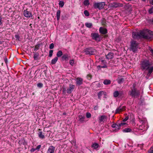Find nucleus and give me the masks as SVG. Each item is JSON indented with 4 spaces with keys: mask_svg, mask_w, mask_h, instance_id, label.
<instances>
[{
    "mask_svg": "<svg viewBox=\"0 0 153 153\" xmlns=\"http://www.w3.org/2000/svg\"><path fill=\"white\" fill-rule=\"evenodd\" d=\"M55 147L52 146H50L48 149L47 153H54Z\"/></svg>",
    "mask_w": 153,
    "mask_h": 153,
    "instance_id": "2eb2a0df",
    "label": "nucleus"
},
{
    "mask_svg": "<svg viewBox=\"0 0 153 153\" xmlns=\"http://www.w3.org/2000/svg\"><path fill=\"white\" fill-rule=\"evenodd\" d=\"M84 4L85 6H88L89 4L88 0H85L84 1Z\"/></svg>",
    "mask_w": 153,
    "mask_h": 153,
    "instance_id": "7c9ffc66",
    "label": "nucleus"
},
{
    "mask_svg": "<svg viewBox=\"0 0 153 153\" xmlns=\"http://www.w3.org/2000/svg\"><path fill=\"white\" fill-rule=\"evenodd\" d=\"M84 14L86 16H88L89 15V12L87 10H85L84 11Z\"/></svg>",
    "mask_w": 153,
    "mask_h": 153,
    "instance_id": "4c0bfd02",
    "label": "nucleus"
},
{
    "mask_svg": "<svg viewBox=\"0 0 153 153\" xmlns=\"http://www.w3.org/2000/svg\"><path fill=\"white\" fill-rule=\"evenodd\" d=\"M152 22H153V19H152Z\"/></svg>",
    "mask_w": 153,
    "mask_h": 153,
    "instance_id": "052dcab7",
    "label": "nucleus"
},
{
    "mask_svg": "<svg viewBox=\"0 0 153 153\" xmlns=\"http://www.w3.org/2000/svg\"><path fill=\"white\" fill-rule=\"evenodd\" d=\"M119 94V92L118 91H116L114 93V96L115 97H117Z\"/></svg>",
    "mask_w": 153,
    "mask_h": 153,
    "instance_id": "473e14b6",
    "label": "nucleus"
},
{
    "mask_svg": "<svg viewBox=\"0 0 153 153\" xmlns=\"http://www.w3.org/2000/svg\"><path fill=\"white\" fill-rule=\"evenodd\" d=\"M138 43L136 41L132 40L131 42L130 50L134 52L136 51L138 48Z\"/></svg>",
    "mask_w": 153,
    "mask_h": 153,
    "instance_id": "39448f33",
    "label": "nucleus"
},
{
    "mask_svg": "<svg viewBox=\"0 0 153 153\" xmlns=\"http://www.w3.org/2000/svg\"><path fill=\"white\" fill-rule=\"evenodd\" d=\"M117 125V124H113L111 126L113 128H115V127H116V126Z\"/></svg>",
    "mask_w": 153,
    "mask_h": 153,
    "instance_id": "3c124183",
    "label": "nucleus"
},
{
    "mask_svg": "<svg viewBox=\"0 0 153 153\" xmlns=\"http://www.w3.org/2000/svg\"><path fill=\"white\" fill-rule=\"evenodd\" d=\"M111 81L108 79H105L104 81L103 82L104 84L105 85L110 84L111 83Z\"/></svg>",
    "mask_w": 153,
    "mask_h": 153,
    "instance_id": "b1692460",
    "label": "nucleus"
},
{
    "mask_svg": "<svg viewBox=\"0 0 153 153\" xmlns=\"http://www.w3.org/2000/svg\"><path fill=\"white\" fill-rule=\"evenodd\" d=\"M41 146V145H38L36 148V150H39V149L40 148Z\"/></svg>",
    "mask_w": 153,
    "mask_h": 153,
    "instance_id": "c03bdc74",
    "label": "nucleus"
},
{
    "mask_svg": "<svg viewBox=\"0 0 153 153\" xmlns=\"http://www.w3.org/2000/svg\"><path fill=\"white\" fill-rule=\"evenodd\" d=\"M105 92L103 91H100L98 93V98L99 99H100L101 97L102 96H105Z\"/></svg>",
    "mask_w": 153,
    "mask_h": 153,
    "instance_id": "a211bd4d",
    "label": "nucleus"
},
{
    "mask_svg": "<svg viewBox=\"0 0 153 153\" xmlns=\"http://www.w3.org/2000/svg\"><path fill=\"white\" fill-rule=\"evenodd\" d=\"M53 53V50H51L49 51V56L50 57H51L52 56V54Z\"/></svg>",
    "mask_w": 153,
    "mask_h": 153,
    "instance_id": "a19ab883",
    "label": "nucleus"
},
{
    "mask_svg": "<svg viewBox=\"0 0 153 153\" xmlns=\"http://www.w3.org/2000/svg\"><path fill=\"white\" fill-rule=\"evenodd\" d=\"M85 117L82 115H79V121L82 123L85 120Z\"/></svg>",
    "mask_w": 153,
    "mask_h": 153,
    "instance_id": "412c9836",
    "label": "nucleus"
},
{
    "mask_svg": "<svg viewBox=\"0 0 153 153\" xmlns=\"http://www.w3.org/2000/svg\"><path fill=\"white\" fill-rule=\"evenodd\" d=\"M132 37L134 39H137L140 37L145 39H153V32L149 30L148 34L146 33L144 31H141L139 32H134L132 33Z\"/></svg>",
    "mask_w": 153,
    "mask_h": 153,
    "instance_id": "f257e3e1",
    "label": "nucleus"
},
{
    "mask_svg": "<svg viewBox=\"0 0 153 153\" xmlns=\"http://www.w3.org/2000/svg\"><path fill=\"white\" fill-rule=\"evenodd\" d=\"M148 12L150 14H153V6L149 9Z\"/></svg>",
    "mask_w": 153,
    "mask_h": 153,
    "instance_id": "c756f323",
    "label": "nucleus"
},
{
    "mask_svg": "<svg viewBox=\"0 0 153 153\" xmlns=\"http://www.w3.org/2000/svg\"><path fill=\"white\" fill-rule=\"evenodd\" d=\"M139 121L141 125L139 126V128L142 130L143 128L145 127V125L146 123V121L145 120H142L139 119Z\"/></svg>",
    "mask_w": 153,
    "mask_h": 153,
    "instance_id": "9d476101",
    "label": "nucleus"
},
{
    "mask_svg": "<svg viewBox=\"0 0 153 153\" xmlns=\"http://www.w3.org/2000/svg\"><path fill=\"white\" fill-rule=\"evenodd\" d=\"M149 3H150V4H152V5H153V0H150L149 1Z\"/></svg>",
    "mask_w": 153,
    "mask_h": 153,
    "instance_id": "5fc2aeb1",
    "label": "nucleus"
},
{
    "mask_svg": "<svg viewBox=\"0 0 153 153\" xmlns=\"http://www.w3.org/2000/svg\"><path fill=\"white\" fill-rule=\"evenodd\" d=\"M91 114L89 113H87L86 114V117L87 118H90L91 117Z\"/></svg>",
    "mask_w": 153,
    "mask_h": 153,
    "instance_id": "58836bf2",
    "label": "nucleus"
},
{
    "mask_svg": "<svg viewBox=\"0 0 153 153\" xmlns=\"http://www.w3.org/2000/svg\"><path fill=\"white\" fill-rule=\"evenodd\" d=\"M24 15L26 17H30L32 16V13L30 12L25 10L24 11Z\"/></svg>",
    "mask_w": 153,
    "mask_h": 153,
    "instance_id": "dca6fc26",
    "label": "nucleus"
},
{
    "mask_svg": "<svg viewBox=\"0 0 153 153\" xmlns=\"http://www.w3.org/2000/svg\"><path fill=\"white\" fill-rule=\"evenodd\" d=\"M142 0L143 1H145L146 0Z\"/></svg>",
    "mask_w": 153,
    "mask_h": 153,
    "instance_id": "bf43d9fd",
    "label": "nucleus"
},
{
    "mask_svg": "<svg viewBox=\"0 0 153 153\" xmlns=\"http://www.w3.org/2000/svg\"><path fill=\"white\" fill-rule=\"evenodd\" d=\"M68 56L67 54H64L62 56V58L63 60L66 59L68 58Z\"/></svg>",
    "mask_w": 153,
    "mask_h": 153,
    "instance_id": "f704fd0d",
    "label": "nucleus"
},
{
    "mask_svg": "<svg viewBox=\"0 0 153 153\" xmlns=\"http://www.w3.org/2000/svg\"><path fill=\"white\" fill-rule=\"evenodd\" d=\"M60 10H58L57 11L56 13V18L57 20H59L60 17Z\"/></svg>",
    "mask_w": 153,
    "mask_h": 153,
    "instance_id": "393cba45",
    "label": "nucleus"
},
{
    "mask_svg": "<svg viewBox=\"0 0 153 153\" xmlns=\"http://www.w3.org/2000/svg\"><path fill=\"white\" fill-rule=\"evenodd\" d=\"M69 63L70 65L73 66L74 64V59L70 60L69 61Z\"/></svg>",
    "mask_w": 153,
    "mask_h": 153,
    "instance_id": "c9c22d12",
    "label": "nucleus"
},
{
    "mask_svg": "<svg viewBox=\"0 0 153 153\" xmlns=\"http://www.w3.org/2000/svg\"><path fill=\"white\" fill-rule=\"evenodd\" d=\"M58 59V58L57 57H55L54 59H53L51 60V64H55Z\"/></svg>",
    "mask_w": 153,
    "mask_h": 153,
    "instance_id": "5701e85b",
    "label": "nucleus"
},
{
    "mask_svg": "<svg viewBox=\"0 0 153 153\" xmlns=\"http://www.w3.org/2000/svg\"><path fill=\"white\" fill-rule=\"evenodd\" d=\"M128 117H126L125 118H124V119H123V122H126V121L128 119Z\"/></svg>",
    "mask_w": 153,
    "mask_h": 153,
    "instance_id": "a18cd8bd",
    "label": "nucleus"
},
{
    "mask_svg": "<svg viewBox=\"0 0 153 153\" xmlns=\"http://www.w3.org/2000/svg\"><path fill=\"white\" fill-rule=\"evenodd\" d=\"M99 119L100 123L106 121L107 117L105 115H102L99 117Z\"/></svg>",
    "mask_w": 153,
    "mask_h": 153,
    "instance_id": "4468645a",
    "label": "nucleus"
},
{
    "mask_svg": "<svg viewBox=\"0 0 153 153\" xmlns=\"http://www.w3.org/2000/svg\"><path fill=\"white\" fill-rule=\"evenodd\" d=\"M38 135L39 137L41 139H43L45 137L44 134L42 131H39L38 133Z\"/></svg>",
    "mask_w": 153,
    "mask_h": 153,
    "instance_id": "aec40b11",
    "label": "nucleus"
},
{
    "mask_svg": "<svg viewBox=\"0 0 153 153\" xmlns=\"http://www.w3.org/2000/svg\"><path fill=\"white\" fill-rule=\"evenodd\" d=\"M15 37H16V40H19V36L18 35H15Z\"/></svg>",
    "mask_w": 153,
    "mask_h": 153,
    "instance_id": "09e8293b",
    "label": "nucleus"
},
{
    "mask_svg": "<svg viewBox=\"0 0 153 153\" xmlns=\"http://www.w3.org/2000/svg\"><path fill=\"white\" fill-rule=\"evenodd\" d=\"M140 68L142 70H148L147 75L149 76L153 71V66H152L149 62L144 60L140 62Z\"/></svg>",
    "mask_w": 153,
    "mask_h": 153,
    "instance_id": "f03ea898",
    "label": "nucleus"
},
{
    "mask_svg": "<svg viewBox=\"0 0 153 153\" xmlns=\"http://www.w3.org/2000/svg\"><path fill=\"white\" fill-rule=\"evenodd\" d=\"M87 78H88V79H90L91 78V76L90 75H88Z\"/></svg>",
    "mask_w": 153,
    "mask_h": 153,
    "instance_id": "864d4df0",
    "label": "nucleus"
},
{
    "mask_svg": "<svg viewBox=\"0 0 153 153\" xmlns=\"http://www.w3.org/2000/svg\"><path fill=\"white\" fill-rule=\"evenodd\" d=\"M149 153H153V148L151 147L149 151Z\"/></svg>",
    "mask_w": 153,
    "mask_h": 153,
    "instance_id": "37998d69",
    "label": "nucleus"
},
{
    "mask_svg": "<svg viewBox=\"0 0 153 153\" xmlns=\"http://www.w3.org/2000/svg\"><path fill=\"white\" fill-rule=\"evenodd\" d=\"M115 131H117L120 129V126H119V124L118 123L117 124L116 127H115Z\"/></svg>",
    "mask_w": 153,
    "mask_h": 153,
    "instance_id": "2f4dec72",
    "label": "nucleus"
},
{
    "mask_svg": "<svg viewBox=\"0 0 153 153\" xmlns=\"http://www.w3.org/2000/svg\"><path fill=\"white\" fill-rule=\"evenodd\" d=\"M85 26L88 28H91L92 26V24L90 23H86L85 24Z\"/></svg>",
    "mask_w": 153,
    "mask_h": 153,
    "instance_id": "a878e982",
    "label": "nucleus"
},
{
    "mask_svg": "<svg viewBox=\"0 0 153 153\" xmlns=\"http://www.w3.org/2000/svg\"><path fill=\"white\" fill-rule=\"evenodd\" d=\"M133 86V88L131 89V91H130V94L134 97H137L140 95V92L136 90L134 85Z\"/></svg>",
    "mask_w": 153,
    "mask_h": 153,
    "instance_id": "20e7f679",
    "label": "nucleus"
},
{
    "mask_svg": "<svg viewBox=\"0 0 153 153\" xmlns=\"http://www.w3.org/2000/svg\"><path fill=\"white\" fill-rule=\"evenodd\" d=\"M91 36L93 39L96 41H100V38L98 33H92Z\"/></svg>",
    "mask_w": 153,
    "mask_h": 153,
    "instance_id": "0eeeda50",
    "label": "nucleus"
},
{
    "mask_svg": "<svg viewBox=\"0 0 153 153\" xmlns=\"http://www.w3.org/2000/svg\"><path fill=\"white\" fill-rule=\"evenodd\" d=\"M84 52L87 55H92L95 54L96 53V51L92 48H88L85 49Z\"/></svg>",
    "mask_w": 153,
    "mask_h": 153,
    "instance_id": "7ed1b4c3",
    "label": "nucleus"
},
{
    "mask_svg": "<svg viewBox=\"0 0 153 153\" xmlns=\"http://www.w3.org/2000/svg\"><path fill=\"white\" fill-rule=\"evenodd\" d=\"M62 55V52L61 51H59L57 53V57H60Z\"/></svg>",
    "mask_w": 153,
    "mask_h": 153,
    "instance_id": "bb28decb",
    "label": "nucleus"
},
{
    "mask_svg": "<svg viewBox=\"0 0 153 153\" xmlns=\"http://www.w3.org/2000/svg\"><path fill=\"white\" fill-rule=\"evenodd\" d=\"M105 5V2H95L94 4V6L95 8L100 10L104 8Z\"/></svg>",
    "mask_w": 153,
    "mask_h": 153,
    "instance_id": "423d86ee",
    "label": "nucleus"
},
{
    "mask_svg": "<svg viewBox=\"0 0 153 153\" xmlns=\"http://www.w3.org/2000/svg\"><path fill=\"white\" fill-rule=\"evenodd\" d=\"M76 84L77 85H80L82 84L83 80L81 78L78 77L76 79Z\"/></svg>",
    "mask_w": 153,
    "mask_h": 153,
    "instance_id": "ddd939ff",
    "label": "nucleus"
},
{
    "mask_svg": "<svg viewBox=\"0 0 153 153\" xmlns=\"http://www.w3.org/2000/svg\"><path fill=\"white\" fill-rule=\"evenodd\" d=\"M132 130L130 128H126L123 130V131L125 132H130Z\"/></svg>",
    "mask_w": 153,
    "mask_h": 153,
    "instance_id": "cd10ccee",
    "label": "nucleus"
},
{
    "mask_svg": "<svg viewBox=\"0 0 153 153\" xmlns=\"http://www.w3.org/2000/svg\"><path fill=\"white\" fill-rule=\"evenodd\" d=\"M34 59H36L38 57V56L36 54H35L33 56Z\"/></svg>",
    "mask_w": 153,
    "mask_h": 153,
    "instance_id": "49530a36",
    "label": "nucleus"
},
{
    "mask_svg": "<svg viewBox=\"0 0 153 153\" xmlns=\"http://www.w3.org/2000/svg\"><path fill=\"white\" fill-rule=\"evenodd\" d=\"M54 46V45L53 44V43H51L50 44V45L49 48L50 49H52L53 48Z\"/></svg>",
    "mask_w": 153,
    "mask_h": 153,
    "instance_id": "79ce46f5",
    "label": "nucleus"
},
{
    "mask_svg": "<svg viewBox=\"0 0 153 153\" xmlns=\"http://www.w3.org/2000/svg\"><path fill=\"white\" fill-rule=\"evenodd\" d=\"M99 146L98 144L96 143H93L91 146L92 148L94 149H96L98 148Z\"/></svg>",
    "mask_w": 153,
    "mask_h": 153,
    "instance_id": "4be33fe9",
    "label": "nucleus"
},
{
    "mask_svg": "<svg viewBox=\"0 0 153 153\" xmlns=\"http://www.w3.org/2000/svg\"><path fill=\"white\" fill-rule=\"evenodd\" d=\"M111 6L112 7L116 8L118 7H121L123 6V4L118 3L114 2L111 4Z\"/></svg>",
    "mask_w": 153,
    "mask_h": 153,
    "instance_id": "f8f14e48",
    "label": "nucleus"
},
{
    "mask_svg": "<svg viewBox=\"0 0 153 153\" xmlns=\"http://www.w3.org/2000/svg\"><path fill=\"white\" fill-rule=\"evenodd\" d=\"M99 31L100 33L103 34H105L107 33V30L105 28H103L102 27H100Z\"/></svg>",
    "mask_w": 153,
    "mask_h": 153,
    "instance_id": "f3484780",
    "label": "nucleus"
},
{
    "mask_svg": "<svg viewBox=\"0 0 153 153\" xmlns=\"http://www.w3.org/2000/svg\"><path fill=\"white\" fill-rule=\"evenodd\" d=\"M119 126H120V127L121 126H123L124 125L126 124V123L124 122H122L120 123H119Z\"/></svg>",
    "mask_w": 153,
    "mask_h": 153,
    "instance_id": "ea45409f",
    "label": "nucleus"
},
{
    "mask_svg": "<svg viewBox=\"0 0 153 153\" xmlns=\"http://www.w3.org/2000/svg\"><path fill=\"white\" fill-rule=\"evenodd\" d=\"M37 86L39 88H41L43 86V84L41 83H39L37 84Z\"/></svg>",
    "mask_w": 153,
    "mask_h": 153,
    "instance_id": "e433bc0d",
    "label": "nucleus"
},
{
    "mask_svg": "<svg viewBox=\"0 0 153 153\" xmlns=\"http://www.w3.org/2000/svg\"><path fill=\"white\" fill-rule=\"evenodd\" d=\"M35 49H36V50H37L38 49V48H36V46L35 47Z\"/></svg>",
    "mask_w": 153,
    "mask_h": 153,
    "instance_id": "4d7b16f0",
    "label": "nucleus"
},
{
    "mask_svg": "<svg viewBox=\"0 0 153 153\" xmlns=\"http://www.w3.org/2000/svg\"><path fill=\"white\" fill-rule=\"evenodd\" d=\"M3 43V41H0V44H2Z\"/></svg>",
    "mask_w": 153,
    "mask_h": 153,
    "instance_id": "13d9d810",
    "label": "nucleus"
},
{
    "mask_svg": "<svg viewBox=\"0 0 153 153\" xmlns=\"http://www.w3.org/2000/svg\"><path fill=\"white\" fill-rule=\"evenodd\" d=\"M74 87V85L70 84L69 85V87L67 89V93L68 94L71 93L73 91Z\"/></svg>",
    "mask_w": 153,
    "mask_h": 153,
    "instance_id": "9b49d317",
    "label": "nucleus"
},
{
    "mask_svg": "<svg viewBox=\"0 0 153 153\" xmlns=\"http://www.w3.org/2000/svg\"><path fill=\"white\" fill-rule=\"evenodd\" d=\"M64 3L63 1H60L59 3V7H62L64 5Z\"/></svg>",
    "mask_w": 153,
    "mask_h": 153,
    "instance_id": "72a5a7b5",
    "label": "nucleus"
},
{
    "mask_svg": "<svg viewBox=\"0 0 153 153\" xmlns=\"http://www.w3.org/2000/svg\"><path fill=\"white\" fill-rule=\"evenodd\" d=\"M106 57L107 59H111L113 57V53H109L107 55H106Z\"/></svg>",
    "mask_w": 153,
    "mask_h": 153,
    "instance_id": "6ab92c4d",
    "label": "nucleus"
},
{
    "mask_svg": "<svg viewBox=\"0 0 153 153\" xmlns=\"http://www.w3.org/2000/svg\"><path fill=\"white\" fill-rule=\"evenodd\" d=\"M66 91H67V90H66V88H63L62 91L64 93Z\"/></svg>",
    "mask_w": 153,
    "mask_h": 153,
    "instance_id": "603ef678",
    "label": "nucleus"
},
{
    "mask_svg": "<svg viewBox=\"0 0 153 153\" xmlns=\"http://www.w3.org/2000/svg\"><path fill=\"white\" fill-rule=\"evenodd\" d=\"M2 23L1 20V18L0 16V25H1Z\"/></svg>",
    "mask_w": 153,
    "mask_h": 153,
    "instance_id": "6e6d98bb",
    "label": "nucleus"
},
{
    "mask_svg": "<svg viewBox=\"0 0 153 153\" xmlns=\"http://www.w3.org/2000/svg\"><path fill=\"white\" fill-rule=\"evenodd\" d=\"M124 81L123 78H120L118 79L117 82L119 84H121Z\"/></svg>",
    "mask_w": 153,
    "mask_h": 153,
    "instance_id": "c85d7f7f",
    "label": "nucleus"
},
{
    "mask_svg": "<svg viewBox=\"0 0 153 153\" xmlns=\"http://www.w3.org/2000/svg\"><path fill=\"white\" fill-rule=\"evenodd\" d=\"M35 150H36V149L35 148H32L30 150V152H34Z\"/></svg>",
    "mask_w": 153,
    "mask_h": 153,
    "instance_id": "8fccbe9b",
    "label": "nucleus"
},
{
    "mask_svg": "<svg viewBox=\"0 0 153 153\" xmlns=\"http://www.w3.org/2000/svg\"><path fill=\"white\" fill-rule=\"evenodd\" d=\"M149 51H150L151 53L153 54V50L150 47H149Z\"/></svg>",
    "mask_w": 153,
    "mask_h": 153,
    "instance_id": "de8ad7c7",
    "label": "nucleus"
},
{
    "mask_svg": "<svg viewBox=\"0 0 153 153\" xmlns=\"http://www.w3.org/2000/svg\"><path fill=\"white\" fill-rule=\"evenodd\" d=\"M102 63L101 65H99L97 66V68L99 70L101 68H107V67L106 65L107 63L105 60H102Z\"/></svg>",
    "mask_w": 153,
    "mask_h": 153,
    "instance_id": "1a4fd4ad",
    "label": "nucleus"
},
{
    "mask_svg": "<svg viewBox=\"0 0 153 153\" xmlns=\"http://www.w3.org/2000/svg\"><path fill=\"white\" fill-rule=\"evenodd\" d=\"M126 107L125 106L120 105L116 110L115 114L119 113L121 112L125 111L126 109Z\"/></svg>",
    "mask_w": 153,
    "mask_h": 153,
    "instance_id": "6e6552de",
    "label": "nucleus"
}]
</instances>
